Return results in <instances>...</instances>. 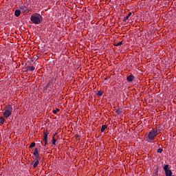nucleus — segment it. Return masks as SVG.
Masks as SVG:
<instances>
[{
	"label": "nucleus",
	"mask_w": 176,
	"mask_h": 176,
	"mask_svg": "<svg viewBox=\"0 0 176 176\" xmlns=\"http://www.w3.org/2000/svg\"><path fill=\"white\" fill-rule=\"evenodd\" d=\"M30 21L33 24H41L43 21V16L39 13H34L30 16Z\"/></svg>",
	"instance_id": "nucleus-1"
},
{
	"label": "nucleus",
	"mask_w": 176,
	"mask_h": 176,
	"mask_svg": "<svg viewBox=\"0 0 176 176\" xmlns=\"http://www.w3.org/2000/svg\"><path fill=\"white\" fill-rule=\"evenodd\" d=\"M13 112V107L12 104H8L6 107V109L3 112V117L8 119L10 116H12V113Z\"/></svg>",
	"instance_id": "nucleus-2"
},
{
	"label": "nucleus",
	"mask_w": 176,
	"mask_h": 176,
	"mask_svg": "<svg viewBox=\"0 0 176 176\" xmlns=\"http://www.w3.org/2000/svg\"><path fill=\"white\" fill-rule=\"evenodd\" d=\"M156 135H157V130L153 129L148 133V138L151 141H153Z\"/></svg>",
	"instance_id": "nucleus-3"
},
{
	"label": "nucleus",
	"mask_w": 176,
	"mask_h": 176,
	"mask_svg": "<svg viewBox=\"0 0 176 176\" xmlns=\"http://www.w3.org/2000/svg\"><path fill=\"white\" fill-rule=\"evenodd\" d=\"M33 155L34 156V160L36 162H39V160L41 159V157L39 156V153L38 152V148H34V151L33 152Z\"/></svg>",
	"instance_id": "nucleus-4"
},
{
	"label": "nucleus",
	"mask_w": 176,
	"mask_h": 176,
	"mask_svg": "<svg viewBox=\"0 0 176 176\" xmlns=\"http://www.w3.org/2000/svg\"><path fill=\"white\" fill-rule=\"evenodd\" d=\"M135 78V77L133 75H129V76H127L126 80L127 82H133Z\"/></svg>",
	"instance_id": "nucleus-5"
},
{
	"label": "nucleus",
	"mask_w": 176,
	"mask_h": 176,
	"mask_svg": "<svg viewBox=\"0 0 176 176\" xmlns=\"http://www.w3.org/2000/svg\"><path fill=\"white\" fill-rule=\"evenodd\" d=\"M20 14H21V11L20 10H16L14 11V16H16V17H19Z\"/></svg>",
	"instance_id": "nucleus-6"
},
{
	"label": "nucleus",
	"mask_w": 176,
	"mask_h": 176,
	"mask_svg": "<svg viewBox=\"0 0 176 176\" xmlns=\"http://www.w3.org/2000/svg\"><path fill=\"white\" fill-rule=\"evenodd\" d=\"M166 176H173V172L171 170L168 169V170H165Z\"/></svg>",
	"instance_id": "nucleus-7"
},
{
	"label": "nucleus",
	"mask_w": 176,
	"mask_h": 176,
	"mask_svg": "<svg viewBox=\"0 0 176 176\" xmlns=\"http://www.w3.org/2000/svg\"><path fill=\"white\" fill-rule=\"evenodd\" d=\"M19 9H21V10H22L23 13H25L27 12V7L25 6H22L19 7Z\"/></svg>",
	"instance_id": "nucleus-8"
},
{
	"label": "nucleus",
	"mask_w": 176,
	"mask_h": 176,
	"mask_svg": "<svg viewBox=\"0 0 176 176\" xmlns=\"http://www.w3.org/2000/svg\"><path fill=\"white\" fill-rule=\"evenodd\" d=\"M131 14H133V13L129 12L127 16L124 17L123 21H127V20H129V18L130 17V16H131Z\"/></svg>",
	"instance_id": "nucleus-9"
},
{
	"label": "nucleus",
	"mask_w": 176,
	"mask_h": 176,
	"mask_svg": "<svg viewBox=\"0 0 176 176\" xmlns=\"http://www.w3.org/2000/svg\"><path fill=\"white\" fill-rule=\"evenodd\" d=\"M33 163L34 168H36V167H38V164H39V161H33Z\"/></svg>",
	"instance_id": "nucleus-10"
},
{
	"label": "nucleus",
	"mask_w": 176,
	"mask_h": 176,
	"mask_svg": "<svg viewBox=\"0 0 176 176\" xmlns=\"http://www.w3.org/2000/svg\"><path fill=\"white\" fill-rule=\"evenodd\" d=\"M108 126L107 125H102L100 129L101 133H104V131H105V129L107 128Z\"/></svg>",
	"instance_id": "nucleus-11"
},
{
	"label": "nucleus",
	"mask_w": 176,
	"mask_h": 176,
	"mask_svg": "<svg viewBox=\"0 0 176 176\" xmlns=\"http://www.w3.org/2000/svg\"><path fill=\"white\" fill-rule=\"evenodd\" d=\"M27 68L29 69V71L32 72L35 71V67L34 66H28Z\"/></svg>",
	"instance_id": "nucleus-12"
},
{
	"label": "nucleus",
	"mask_w": 176,
	"mask_h": 176,
	"mask_svg": "<svg viewBox=\"0 0 176 176\" xmlns=\"http://www.w3.org/2000/svg\"><path fill=\"white\" fill-rule=\"evenodd\" d=\"M123 45V41H120L119 43H115L114 46H122Z\"/></svg>",
	"instance_id": "nucleus-13"
},
{
	"label": "nucleus",
	"mask_w": 176,
	"mask_h": 176,
	"mask_svg": "<svg viewBox=\"0 0 176 176\" xmlns=\"http://www.w3.org/2000/svg\"><path fill=\"white\" fill-rule=\"evenodd\" d=\"M0 123H1V124L5 123V118L2 116L0 117Z\"/></svg>",
	"instance_id": "nucleus-14"
},
{
	"label": "nucleus",
	"mask_w": 176,
	"mask_h": 176,
	"mask_svg": "<svg viewBox=\"0 0 176 176\" xmlns=\"http://www.w3.org/2000/svg\"><path fill=\"white\" fill-rule=\"evenodd\" d=\"M46 140H47V133H44L43 141H46Z\"/></svg>",
	"instance_id": "nucleus-15"
},
{
	"label": "nucleus",
	"mask_w": 176,
	"mask_h": 176,
	"mask_svg": "<svg viewBox=\"0 0 176 176\" xmlns=\"http://www.w3.org/2000/svg\"><path fill=\"white\" fill-rule=\"evenodd\" d=\"M104 92H102V91H99L96 95L98 96V97H101V96H102Z\"/></svg>",
	"instance_id": "nucleus-16"
},
{
	"label": "nucleus",
	"mask_w": 176,
	"mask_h": 176,
	"mask_svg": "<svg viewBox=\"0 0 176 176\" xmlns=\"http://www.w3.org/2000/svg\"><path fill=\"white\" fill-rule=\"evenodd\" d=\"M116 113H118V115H120V113H122V110H120V109H117L116 111Z\"/></svg>",
	"instance_id": "nucleus-17"
},
{
	"label": "nucleus",
	"mask_w": 176,
	"mask_h": 176,
	"mask_svg": "<svg viewBox=\"0 0 176 176\" xmlns=\"http://www.w3.org/2000/svg\"><path fill=\"white\" fill-rule=\"evenodd\" d=\"M163 168H164V171H167V170H168L169 169H168V165H165L164 167H163Z\"/></svg>",
	"instance_id": "nucleus-18"
},
{
	"label": "nucleus",
	"mask_w": 176,
	"mask_h": 176,
	"mask_svg": "<svg viewBox=\"0 0 176 176\" xmlns=\"http://www.w3.org/2000/svg\"><path fill=\"white\" fill-rule=\"evenodd\" d=\"M56 142H57V140L54 139V137H53L52 139V145H56Z\"/></svg>",
	"instance_id": "nucleus-19"
},
{
	"label": "nucleus",
	"mask_w": 176,
	"mask_h": 176,
	"mask_svg": "<svg viewBox=\"0 0 176 176\" xmlns=\"http://www.w3.org/2000/svg\"><path fill=\"white\" fill-rule=\"evenodd\" d=\"M59 111H60L59 109H56V110H53V113H54V115H56V114L57 113V112H58Z\"/></svg>",
	"instance_id": "nucleus-20"
},
{
	"label": "nucleus",
	"mask_w": 176,
	"mask_h": 176,
	"mask_svg": "<svg viewBox=\"0 0 176 176\" xmlns=\"http://www.w3.org/2000/svg\"><path fill=\"white\" fill-rule=\"evenodd\" d=\"M157 153H162L163 152V148H158L157 151Z\"/></svg>",
	"instance_id": "nucleus-21"
},
{
	"label": "nucleus",
	"mask_w": 176,
	"mask_h": 176,
	"mask_svg": "<svg viewBox=\"0 0 176 176\" xmlns=\"http://www.w3.org/2000/svg\"><path fill=\"white\" fill-rule=\"evenodd\" d=\"M35 146V142H32L31 144L30 145V148H34Z\"/></svg>",
	"instance_id": "nucleus-22"
},
{
	"label": "nucleus",
	"mask_w": 176,
	"mask_h": 176,
	"mask_svg": "<svg viewBox=\"0 0 176 176\" xmlns=\"http://www.w3.org/2000/svg\"><path fill=\"white\" fill-rule=\"evenodd\" d=\"M43 142L45 144V146H46L47 144H49L48 140H44Z\"/></svg>",
	"instance_id": "nucleus-23"
},
{
	"label": "nucleus",
	"mask_w": 176,
	"mask_h": 176,
	"mask_svg": "<svg viewBox=\"0 0 176 176\" xmlns=\"http://www.w3.org/2000/svg\"><path fill=\"white\" fill-rule=\"evenodd\" d=\"M25 69H26V70L25 71V72H28V71H30L29 69L27 68V67H25Z\"/></svg>",
	"instance_id": "nucleus-24"
},
{
	"label": "nucleus",
	"mask_w": 176,
	"mask_h": 176,
	"mask_svg": "<svg viewBox=\"0 0 176 176\" xmlns=\"http://www.w3.org/2000/svg\"><path fill=\"white\" fill-rule=\"evenodd\" d=\"M49 85L50 83H48L46 86H45V88L47 89V87H49Z\"/></svg>",
	"instance_id": "nucleus-25"
},
{
	"label": "nucleus",
	"mask_w": 176,
	"mask_h": 176,
	"mask_svg": "<svg viewBox=\"0 0 176 176\" xmlns=\"http://www.w3.org/2000/svg\"><path fill=\"white\" fill-rule=\"evenodd\" d=\"M41 144H42V145H43V142H41Z\"/></svg>",
	"instance_id": "nucleus-26"
}]
</instances>
